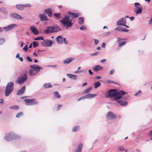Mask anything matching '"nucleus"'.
Returning a JSON list of instances; mask_svg holds the SVG:
<instances>
[{"label": "nucleus", "instance_id": "obj_1", "mask_svg": "<svg viewBox=\"0 0 152 152\" xmlns=\"http://www.w3.org/2000/svg\"><path fill=\"white\" fill-rule=\"evenodd\" d=\"M126 93L122 90L118 91L116 89H111L110 90L107 94V97H113L115 100L117 99L121 98Z\"/></svg>", "mask_w": 152, "mask_h": 152}, {"label": "nucleus", "instance_id": "obj_2", "mask_svg": "<svg viewBox=\"0 0 152 152\" xmlns=\"http://www.w3.org/2000/svg\"><path fill=\"white\" fill-rule=\"evenodd\" d=\"M72 20L69 18V16H66L60 20V22L64 26H66V28H68L72 25Z\"/></svg>", "mask_w": 152, "mask_h": 152}, {"label": "nucleus", "instance_id": "obj_3", "mask_svg": "<svg viewBox=\"0 0 152 152\" xmlns=\"http://www.w3.org/2000/svg\"><path fill=\"white\" fill-rule=\"evenodd\" d=\"M27 79V72H23L16 80L17 83L21 84L26 81Z\"/></svg>", "mask_w": 152, "mask_h": 152}, {"label": "nucleus", "instance_id": "obj_4", "mask_svg": "<svg viewBox=\"0 0 152 152\" xmlns=\"http://www.w3.org/2000/svg\"><path fill=\"white\" fill-rule=\"evenodd\" d=\"M14 84L12 82L9 83L7 85L5 91V95L6 96H9L13 89Z\"/></svg>", "mask_w": 152, "mask_h": 152}, {"label": "nucleus", "instance_id": "obj_5", "mask_svg": "<svg viewBox=\"0 0 152 152\" xmlns=\"http://www.w3.org/2000/svg\"><path fill=\"white\" fill-rule=\"evenodd\" d=\"M56 40L57 42L59 44H62L64 42L65 44H67L68 43L67 41L66 40V38H63L61 36L57 37L56 38Z\"/></svg>", "mask_w": 152, "mask_h": 152}, {"label": "nucleus", "instance_id": "obj_6", "mask_svg": "<svg viewBox=\"0 0 152 152\" xmlns=\"http://www.w3.org/2000/svg\"><path fill=\"white\" fill-rule=\"evenodd\" d=\"M24 101L26 105H33L37 103L35 100L34 99H26L24 100Z\"/></svg>", "mask_w": 152, "mask_h": 152}, {"label": "nucleus", "instance_id": "obj_7", "mask_svg": "<svg viewBox=\"0 0 152 152\" xmlns=\"http://www.w3.org/2000/svg\"><path fill=\"white\" fill-rule=\"evenodd\" d=\"M126 20L124 18H121L120 20H118L117 22V24L119 25H122L125 26L127 28H129L128 26L126 25Z\"/></svg>", "mask_w": 152, "mask_h": 152}, {"label": "nucleus", "instance_id": "obj_8", "mask_svg": "<svg viewBox=\"0 0 152 152\" xmlns=\"http://www.w3.org/2000/svg\"><path fill=\"white\" fill-rule=\"evenodd\" d=\"M31 5L29 4H17L16 6V8L18 10H23L24 8L26 7H31Z\"/></svg>", "mask_w": 152, "mask_h": 152}, {"label": "nucleus", "instance_id": "obj_9", "mask_svg": "<svg viewBox=\"0 0 152 152\" xmlns=\"http://www.w3.org/2000/svg\"><path fill=\"white\" fill-rule=\"evenodd\" d=\"M115 99L116 101L121 106H124L127 105V102L124 99Z\"/></svg>", "mask_w": 152, "mask_h": 152}, {"label": "nucleus", "instance_id": "obj_10", "mask_svg": "<svg viewBox=\"0 0 152 152\" xmlns=\"http://www.w3.org/2000/svg\"><path fill=\"white\" fill-rule=\"evenodd\" d=\"M106 117L107 119H114L116 118L115 114L110 111H109L106 115Z\"/></svg>", "mask_w": 152, "mask_h": 152}, {"label": "nucleus", "instance_id": "obj_11", "mask_svg": "<svg viewBox=\"0 0 152 152\" xmlns=\"http://www.w3.org/2000/svg\"><path fill=\"white\" fill-rule=\"evenodd\" d=\"M16 137V136L14 134L12 133H10L8 135L5 137V139L7 141H9L10 139H13Z\"/></svg>", "mask_w": 152, "mask_h": 152}, {"label": "nucleus", "instance_id": "obj_12", "mask_svg": "<svg viewBox=\"0 0 152 152\" xmlns=\"http://www.w3.org/2000/svg\"><path fill=\"white\" fill-rule=\"evenodd\" d=\"M31 67L32 68L33 70L37 72V73L40 71V69H42L43 68L41 67H39L37 65H30Z\"/></svg>", "mask_w": 152, "mask_h": 152}, {"label": "nucleus", "instance_id": "obj_13", "mask_svg": "<svg viewBox=\"0 0 152 152\" xmlns=\"http://www.w3.org/2000/svg\"><path fill=\"white\" fill-rule=\"evenodd\" d=\"M52 42L50 40H47L45 41L44 40L42 42L43 46L47 47H50L52 44Z\"/></svg>", "mask_w": 152, "mask_h": 152}, {"label": "nucleus", "instance_id": "obj_14", "mask_svg": "<svg viewBox=\"0 0 152 152\" xmlns=\"http://www.w3.org/2000/svg\"><path fill=\"white\" fill-rule=\"evenodd\" d=\"M68 14L70 17L72 18H77L80 15V13H74L70 12H68Z\"/></svg>", "mask_w": 152, "mask_h": 152}, {"label": "nucleus", "instance_id": "obj_15", "mask_svg": "<svg viewBox=\"0 0 152 152\" xmlns=\"http://www.w3.org/2000/svg\"><path fill=\"white\" fill-rule=\"evenodd\" d=\"M39 17L40 20L42 21H46L48 20V17L45 14H40L39 15Z\"/></svg>", "mask_w": 152, "mask_h": 152}, {"label": "nucleus", "instance_id": "obj_16", "mask_svg": "<svg viewBox=\"0 0 152 152\" xmlns=\"http://www.w3.org/2000/svg\"><path fill=\"white\" fill-rule=\"evenodd\" d=\"M53 27L52 26L47 27L44 30V32L47 34L53 32Z\"/></svg>", "mask_w": 152, "mask_h": 152}, {"label": "nucleus", "instance_id": "obj_17", "mask_svg": "<svg viewBox=\"0 0 152 152\" xmlns=\"http://www.w3.org/2000/svg\"><path fill=\"white\" fill-rule=\"evenodd\" d=\"M44 12L47 14L49 16L51 17L52 16V12L51 9L48 8L45 10H44Z\"/></svg>", "mask_w": 152, "mask_h": 152}, {"label": "nucleus", "instance_id": "obj_18", "mask_svg": "<svg viewBox=\"0 0 152 152\" xmlns=\"http://www.w3.org/2000/svg\"><path fill=\"white\" fill-rule=\"evenodd\" d=\"M103 69V67L100 66L99 65H97L93 67V69L95 71L97 72L99 70H102Z\"/></svg>", "mask_w": 152, "mask_h": 152}, {"label": "nucleus", "instance_id": "obj_19", "mask_svg": "<svg viewBox=\"0 0 152 152\" xmlns=\"http://www.w3.org/2000/svg\"><path fill=\"white\" fill-rule=\"evenodd\" d=\"M11 15L12 17L18 19H21L23 18L20 15L15 13L11 14Z\"/></svg>", "mask_w": 152, "mask_h": 152}, {"label": "nucleus", "instance_id": "obj_20", "mask_svg": "<svg viewBox=\"0 0 152 152\" xmlns=\"http://www.w3.org/2000/svg\"><path fill=\"white\" fill-rule=\"evenodd\" d=\"M52 27L53 32H58L61 30V29L59 26L57 25H54Z\"/></svg>", "mask_w": 152, "mask_h": 152}, {"label": "nucleus", "instance_id": "obj_21", "mask_svg": "<svg viewBox=\"0 0 152 152\" xmlns=\"http://www.w3.org/2000/svg\"><path fill=\"white\" fill-rule=\"evenodd\" d=\"M83 146V145L82 144L79 145L77 146V149L75 150V152H81Z\"/></svg>", "mask_w": 152, "mask_h": 152}, {"label": "nucleus", "instance_id": "obj_22", "mask_svg": "<svg viewBox=\"0 0 152 152\" xmlns=\"http://www.w3.org/2000/svg\"><path fill=\"white\" fill-rule=\"evenodd\" d=\"M26 87L25 86H23L18 91L17 93L18 95H21L25 91Z\"/></svg>", "mask_w": 152, "mask_h": 152}, {"label": "nucleus", "instance_id": "obj_23", "mask_svg": "<svg viewBox=\"0 0 152 152\" xmlns=\"http://www.w3.org/2000/svg\"><path fill=\"white\" fill-rule=\"evenodd\" d=\"M30 29L31 31L35 35H37L39 34L38 31L33 26H31L30 27Z\"/></svg>", "mask_w": 152, "mask_h": 152}, {"label": "nucleus", "instance_id": "obj_24", "mask_svg": "<svg viewBox=\"0 0 152 152\" xmlns=\"http://www.w3.org/2000/svg\"><path fill=\"white\" fill-rule=\"evenodd\" d=\"M70 78L74 79V80H76L77 79V76L76 75H72L70 74H68L67 75Z\"/></svg>", "mask_w": 152, "mask_h": 152}, {"label": "nucleus", "instance_id": "obj_25", "mask_svg": "<svg viewBox=\"0 0 152 152\" xmlns=\"http://www.w3.org/2000/svg\"><path fill=\"white\" fill-rule=\"evenodd\" d=\"M37 73V72L34 71V70L32 69H31L29 71V74L30 76H32L35 75Z\"/></svg>", "mask_w": 152, "mask_h": 152}, {"label": "nucleus", "instance_id": "obj_26", "mask_svg": "<svg viewBox=\"0 0 152 152\" xmlns=\"http://www.w3.org/2000/svg\"><path fill=\"white\" fill-rule=\"evenodd\" d=\"M141 8L135 9V12L137 14L140 13L142 12V7H140Z\"/></svg>", "mask_w": 152, "mask_h": 152}, {"label": "nucleus", "instance_id": "obj_27", "mask_svg": "<svg viewBox=\"0 0 152 152\" xmlns=\"http://www.w3.org/2000/svg\"><path fill=\"white\" fill-rule=\"evenodd\" d=\"M96 96V94H87L85 96L86 98H93Z\"/></svg>", "mask_w": 152, "mask_h": 152}, {"label": "nucleus", "instance_id": "obj_28", "mask_svg": "<svg viewBox=\"0 0 152 152\" xmlns=\"http://www.w3.org/2000/svg\"><path fill=\"white\" fill-rule=\"evenodd\" d=\"M84 18L83 17H80L78 18V21L79 24H82L83 23Z\"/></svg>", "mask_w": 152, "mask_h": 152}, {"label": "nucleus", "instance_id": "obj_29", "mask_svg": "<svg viewBox=\"0 0 152 152\" xmlns=\"http://www.w3.org/2000/svg\"><path fill=\"white\" fill-rule=\"evenodd\" d=\"M72 60V58H67L64 61V64H69L71 62Z\"/></svg>", "mask_w": 152, "mask_h": 152}, {"label": "nucleus", "instance_id": "obj_30", "mask_svg": "<svg viewBox=\"0 0 152 152\" xmlns=\"http://www.w3.org/2000/svg\"><path fill=\"white\" fill-rule=\"evenodd\" d=\"M126 42H127L126 41L119 42L118 44V47H122V46L124 45H126Z\"/></svg>", "mask_w": 152, "mask_h": 152}, {"label": "nucleus", "instance_id": "obj_31", "mask_svg": "<svg viewBox=\"0 0 152 152\" xmlns=\"http://www.w3.org/2000/svg\"><path fill=\"white\" fill-rule=\"evenodd\" d=\"M54 16L57 19H59L61 17V14L59 13H54L53 14Z\"/></svg>", "mask_w": 152, "mask_h": 152}, {"label": "nucleus", "instance_id": "obj_32", "mask_svg": "<svg viewBox=\"0 0 152 152\" xmlns=\"http://www.w3.org/2000/svg\"><path fill=\"white\" fill-rule=\"evenodd\" d=\"M94 88H96L100 86L101 83L99 82H96L94 83Z\"/></svg>", "mask_w": 152, "mask_h": 152}, {"label": "nucleus", "instance_id": "obj_33", "mask_svg": "<svg viewBox=\"0 0 152 152\" xmlns=\"http://www.w3.org/2000/svg\"><path fill=\"white\" fill-rule=\"evenodd\" d=\"M43 86L45 88H51L52 87V86L50 84V83H45L44 85Z\"/></svg>", "mask_w": 152, "mask_h": 152}, {"label": "nucleus", "instance_id": "obj_34", "mask_svg": "<svg viewBox=\"0 0 152 152\" xmlns=\"http://www.w3.org/2000/svg\"><path fill=\"white\" fill-rule=\"evenodd\" d=\"M17 26V25L15 24H12L11 25H10L9 26H8L10 30L13 29V28H14L15 27H16Z\"/></svg>", "mask_w": 152, "mask_h": 152}, {"label": "nucleus", "instance_id": "obj_35", "mask_svg": "<svg viewBox=\"0 0 152 152\" xmlns=\"http://www.w3.org/2000/svg\"><path fill=\"white\" fill-rule=\"evenodd\" d=\"M134 6L136 8L135 9L139 8H141L142 7V6H140V4L139 3H135L134 4Z\"/></svg>", "mask_w": 152, "mask_h": 152}, {"label": "nucleus", "instance_id": "obj_36", "mask_svg": "<svg viewBox=\"0 0 152 152\" xmlns=\"http://www.w3.org/2000/svg\"><path fill=\"white\" fill-rule=\"evenodd\" d=\"M80 127L79 126H75L72 129V131L73 132H75L79 129Z\"/></svg>", "mask_w": 152, "mask_h": 152}, {"label": "nucleus", "instance_id": "obj_37", "mask_svg": "<svg viewBox=\"0 0 152 152\" xmlns=\"http://www.w3.org/2000/svg\"><path fill=\"white\" fill-rule=\"evenodd\" d=\"M10 108L14 110H18L19 109L18 106L15 105H14L10 107Z\"/></svg>", "mask_w": 152, "mask_h": 152}, {"label": "nucleus", "instance_id": "obj_38", "mask_svg": "<svg viewBox=\"0 0 152 152\" xmlns=\"http://www.w3.org/2000/svg\"><path fill=\"white\" fill-rule=\"evenodd\" d=\"M33 47L35 48L37 47L39 45V43L36 41H34L33 42Z\"/></svg>", "mask_w": 152, "mask_h": 152}, {"label": "nucleus", "instance_id": "obj_39", "mask_svg": "<svg viewBox=\"0 0 152 152\" xmlns=\"http://www.w3.org/2000/svg\"><path fill=\"white\" fill-rule=\"evenodd\" d=\"M54 95L56 98H59L61 97L60 95L58 94V91H56L54 93Z\"/></svg>", "mask_w": 152, "mask_h": 152}, {"label": "nucleus", "instance_id": "obj_40", "mask_svg": "<svg viewBox=\"0 0 152 152\" xmlns=\"http://www.w3.org/2000/svg\"><path fill=\"white\" fill-rule=\"evenodd\" d=\"M23 115V113L22 112H20L17 114L16 115V117L19 118Z\"/></svg>", "mask_w": 152, "mask_h": 152}, {"label": "nucleus", "instance_id": "obj_41", "mask_svg": "<svg viewBox=\"0 0 152 152\" xmlns=\"http://www.w3.org/2000/svg\"><path fill=\"white\" fill-rule=\"evenodd\" d=\"M92 88H88L86 89L83 92L85 93H87L89 91L91 90L92 89Z\"/></svg>", "mask_w": 152, "mask_h": 152}, {"label": "nucleus", "instance_id": "obj_42", "mask_svg": "<svg viewBox=\"0 0 152 152\" xmlns=\"http://www.w3.org/2000/svg\"><path fill=\"white\" fill-rule=\"evenodd\" d=\"M35 40H42L44 41V39H43V37H36L35 39Z\"/></svg>", "mask_w": 152, "mask_h": 152}, {"label": "nucleus", "instance_id": "obj_43", "mask_svg": "<svg viewBox=\"0 0 152 152\" xmlns=\"http://www.w3.org/2000/svg\"><path fill=\"white\" fill-rule=\"evenodd\" d=\"M117 42H120V41H121L124 40H126V39H125L121 38H117Z\"/></svg>", "mask_w": 152, "mask_h": 152}, {"label": "nucleus", "instance_id": "obj_44", "mask_svg": "<svg viewBox=\"0 0 152 152\" xmlns=\"http://www.w3.org/2000/svg\"><path fill=\"white\" fill-rule=\"evenodd\" d=\"M121 31L127 32L129 31V30L125 28H121Z\"/></svg>", "mask_w": 152, "mask_h": 152}, {"label": "nucleus", "instance_id": "obj_45", "mask_svg": "<svg viewBox=\"0 0 152 152\" xmlns=\"http://www.w3.org/2000/svg\"><path fill=\"white\" fill-rule=\"evenodd\" d=\"M28 49V48L27 45H26L23 48V50L26 52L27 51Z\"/></svg>", "mask_w": 152, "mask_h": 152}, {"label": "nucleus", "instance_id": "obj_46", "mask_svg": "<svg viewBox=\"0 0 152 152\" xmlns=\"http://www.w3.org/2000/svg\"><path fill=\"white\" fill-rule=\"evenodd\" d=\"M4 29L6 31H10L8 26L4 27Z\"/></svg>", "mask_w": 152, "mask_h": 152}, {"label": "nucleus", "instance_id": "obj_47", "mask_svg": "<svg viewBox=\"0 0 152 152\" xmlns=\"http://www.w3.org/2000/svg\"><path fill=\"white\" fill-rule=\"evenodd\" d=\"M148 135L149 137H152L151 140H152V130L148 133Z\"/></svg>", "mask_w": 152, "mask_h": 152}, {"label": "nucleus", "instance_id": "obj_48", "mask_svg": "<svg viewBox=\"0 0 152 152\" xmlns=\"http://www.w3.org/2000/svg\"><path fill=\"white\" fill-rule=\"evenodd\" d=\"M141 91L140 90L137 93L135 94V96H137L138 95H140L141 94Z\"/></svg>", "mask_w": 152, "mask_h": 152}, {"label": "nucleus", "instance_id": "obj_49", "mask_svg": "<svg viewBox=\"0 0 152 152\" xmlns=\"http://www.w3.org/2000/svg\"><path fill=\"white\" fill-rule=\"evenodd\" d=\"M114 70L113 69H112L111 70L110 72V75H112L113 74L114 72Z\"/></svg>", "mask_w": 152, "mask_h": 152}, {"label": "nucleus", "instance_id": "obj_50", "mask_svg": "<svg viewBox=\"0 0 152 152\" xmlns=\"http://www.w3.org/2000/svg\"><path fill=\"white\" fill-rule=\"evenodd\" d=\"M86 28L85 27V26H82L80 28V29L81 30H86Z\"/></svg>", "mask_w": 152, "mask_h": 152}, {"label": "nucleus", "instance_id": "obj_51", "mask_svg": "<svg viewBox=\"0 0 152 152\" xmlns=\"http://www.w3.org/2000/svg\"><path fill=\"white\" fill-rule=\"evenodd\" d=\"M26 59L29 62H31L32 61V59L28 56L26 57Z\"/></svg>", "mask_w": 152, "mask_h": 152}, {"label": "nucleus", "instance_id": "obj_52", "mask_svg": "<svg viewBox=\"0 0 152 152\" xmlns=\"http://www.w3.org/2000/svg\"><path fill=\"white\" fill-rule=\"evenodd\" d=\"M1 42V44L3 43L5 41V39L4 38H1L0 39V42Z\"/></svg>", "mask_w": 152, "mask_h": 152}, {"label": "nucleus", "instance_id": "obj_53", "mask_svg": "<svg viewBox=\"0 0 152 152\" xmlns=\"http://www.w3.org/2000/svg\"><path fill=\"white\" fill-rule=\"evenodd\" d=\"M119 150L121 151H124L125 150V148L123 147H121L119 148Z\"/></svg>", "mask_w": 152, "mask_h": 152}, {"label": "nucleus", "instance_id": "obj_54", "mask_svg": "<svg viewBox=\"0 0 152 152\" xmlns=\"http://www.w3.org/2000/svg\"><path fill=\"white\" fill-rule=\"evenodd\" d=\"M62 105H58L57 110H59L60 109H61V107H62Z\"/></svg>", "mask_w": 152, "mask_h": 152}, {"label": "nucleus", "instance_id": "obj_55", "mask_svg": "<svg viewBox=\"0 0 152 152\" xmlns=\"http://www.w3.org/2000/svg\"><path fill=\"white\" fill-rule=\"evenodd\" d=\"M85 98H85V96H83V97H81L80 98H79V99H77V101H79L80 100H82V99H85Z\"/></svg>", "mask_w": 152, "mask_h": 152}, {"label": "nucleus", "instance_id": "obj_56", "mask_svg": "<svg viewBox=\"0 0 152 152\" xmlns=\"http://www.w3.org/2000/svg\"><path fill=\"white\" fill-rule=\"evenodd\" d=\"M106 61V59H104L102 60L100 62L101 63H105Z\"/></svg>", "mask_w": 152, "mask_h": 152}, {"label": "nucleus", "instance_id": "obj_57", "mask_svg": "<svg viewBox=\"0 0 152 152\" xmlns=\"http://www.w3.org/2000/svg\"><path fill=\"white\" fill-rule=\"evenodd\" d=\"M115 30H118L119 31H121V28H117L115 29Z\"/></svg>", "mask_w": 152, "mask_h": 152}, {"label": "nucleus", "instance_id": "obj_58", "mask_svg": "<svg viewBox=\"0 0 152 152\" xmlns=\"http://www.w3.org/2000/svg\"><path fill=\"white\" fill-rule=\"evenodd\" d=\"M149 24H152V17L150 19L149 22Z\"/></svg>", "mask_w": 152, "mask_h": 152}, {"label": "nucleus", "instance_id": "obj_59", "mask_svg": "<svg viewBox=\"0 0 152 152\" xmlns=\"http://www.w3.org/2000/svg\"><path fill=\"white\" fill-rule=\"evenodd\" d=\"M98 54V52H95L94 53L92 54V56H96Z\"/></svg>", "mask_w": 152, "mask_h": 152}, {"label": "nucleus", "instance_id": "obj_60", "mask_svg": "<svg viewBox=\"0 0 152 152\" xmlns=\"http://www.w3.org/2000/svg\"><path fill=\"white\" fill-rule=\"evenodd\" d=\"M98 42H99V41L97 39H95V43L96 45H97V44H98Z\"/></svg>", "mask_w": 152, "mask_h": 152}, {"label": "nucleus", "instance_id": "obj_61", "mask_svg": "<svg viewBox=\"0 0 152 152\" xmlns=\"http://www.w3.org/2000/svg\"><path fill=\"white\" fill-rule=\"evenodd\" d=\"M88 72L91 75H92L93 74V72H91V70L90 69L89 70Z\"/></svg>", "mask_w": 152, "mask_h": 152}, {"label": "nucleus", "instance_id": "obj_62", "mask_svg": "<svg viewBox=\"0 0 152 152\" xmlns=\"http://www.w3.org/2000/svg\"><path fill=\"white\" fill-rule=\"evenodd\" d=\"M107 81L108 83H114L113 81H110L109 80H108Z\"/></svg>", "mask_w": 152, "mask_h": 152}, {"label": "nucleus", "instance_id": "obj_63", "mask_svg": "<svg viewBox=\"0 0 152 152\" xmlns=\"http://www.w3.org/2000/svg\"><path fill=\"white\" fill-rule=\"evenodd\" d=\"M105 43H103L102 45V47H104L105 46Z\"/></svg>", "mask_w": 152, "mask_h": 152}, {"label": "nucleus", "instance_id": "obj_64", "mask_svg": "<svg viewBox=\"0 0 152 152\" xmlns=\"http://www.w3.org/2000/svg\"><path fill=\"white\" fill-rule=\"evenodd\" d=\"M4 30V28H2L1 27H0V32L3 31Z\"/></svg>", "mask_w": 152, "mask_h": 152}]
</instances>
